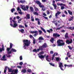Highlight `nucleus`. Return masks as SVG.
I'll list each match as a JSON object with an SVG mask.
<instances>
[{"instance_id":"18","label":"nucleus","mask_w":74,"mask_h":74,"mask_svg":"<svg viewBox=\"0 0 74 74\" xmlns=\"http://www.w3.org/2000/svg\"><path fill=\"white\" fill-rule=\"evenodd\" d=\"M54 41H55V39H54V38H51V39L50 40V41L52 43H53V42H54Z\"/></svg>"},{"instance_id":"6","label":"nucleus","mask_w":74,"mask_h":74,"mask_svg":"<svg viewBox=\"0 0 74 74\" xmlns=\"http://www.w3.org/2000/svg\"><path fill=\"white\" fill-rule=\"evenodd\" d=\"M12 21L14 23L13 26V27L15 28V27H16L17 26H18V24L16 23V21H15L14 20H12Z\"/></svg>"},{"instance_id":"1","label":"nucleus","mask_w":74,"mask_h":74,"mask_svg":"<svg viewBox=\"0 0 74 74\" xmlns=\"http://www.w3.org/2000/svg\"><path fill=\"white\" fill-rule=\"evenodd\" d=\"M23 47H24V49H26L27 48L26 47H29V45L31 44V42L30 40H24L23 41Z\"/></svg>"},{"instance_id":"21","label":"nucleus","mask_w":74,"mask_h":74,"mask_svg":"<svg viewBox=\"0 0 74 74\" xmlns=\"http://www.w3.org/2000/svg\"><path fill=\"white\" fill-rule=\"evenodd\" d=\"M73 19H74V16H71V18L69 19V21L70 22V21H73Z\"/></svg>"},{"instance_id":"7","label":"nucleus","mask_w":74,"mask_h":74,"mask_svg":"<svg viewBox=\"0 0 74 74\" xmlns=\"http://www.w3.org/2000/svg\"><path fill=\"white\" fill-rule=\"evenodd\" d=\"M66 42L68 44H71L73 42V40L72 39H70V40H66Z\"/></svg>"},{"instance_id":"40","label":"nucleus","mask_w":74,"mask_h":74,"mask_svg":"<svg viewBox=\"0 0 74 74\" xmlns=\"http://www.w3.org/2000/svg\"><path fill=\"white\" fill-rule=\"evenodd\" d=\"M68 47L69 48V49L70 50H72L73 49V48L71 47L70 46H68Z\"/></svg>"},{"instance_id":"52","label":"nucleus","mask_w":74,"mask_h":74,"mask_svg":"<svg viewBox=\"0 0 74 74\" xmlns=\"http://www.w3.org/2000/svg\"><path fill=\"white\" fill-rule=\"evenodd\" d=\"M23 59V58H22V56H21L20 57V60H22Z\"/></svg>"},{"instance_id":"26","label":"nucleus","mask_w":74,"mask_h":74,"mask_svg":"<svg viewBox=\"0 0 74 74\" xmlns=\"http://www.w3.org/2000/svg\"><path fill=\"white\" fill-rule=\"evenodd\" d=\"M22 73H26V70L25 69H23L21 71Z\"/></svg>"},{"instance_id":"64","label":"nucleus","mask_w":74,"mask_h":74,"mask_svg":"<svg viewBox=\"0 0 74 74\" xmlns=\"http://www.w3.org/2000/svg\"><path fill=\"white\" fill-rule=\"evenodd\" d=\"M50 10H53V8L52 7H50Z\"/></svg>"},{"instance_id":"44","label":"nucleus","mask_w":74,"mask_h":74,"mask_svg":"<svg viewBox=\"0 0 74 74\" xmlns=\"http://www.w3.org/2000/svg\"><path fill=\"white\" fill-rule=\"evenodd\" d=\"M73 66L72 65H67V67H71Z\"/></svg>"},{"instance_id":"30","label":"nucleus","mask_w":74,"mask_h":74,"mask_svg":"<svg viewBox=\"0 0 74 74\" xmlns=\"http://www.w3.org/2000/svg\"><path fill=\"white\" fill-rule=\"evenodd\" d=\"M38 32L39 33V34L40 35H41V34H42V31H41V30H39V29H38Z\"/></svg>"},{"instance_id":"27","label":"nucleus","mask_w":74,"mask_h":74,"mask_svg":"<svg viewBox=\"0 0 74 74\" xmlns=\"http://www.w3.org/2000/svg\"><path fill=\"white\" fill-rule=\"evenodd\" d=\"M49 57V56H48V55H47L46 57H45V59L47 61L49 62H50V61H49V60H48V58Z\"/></svg>"},{"instance_id":"53","label":"nucleus","mask_w":74,"mask_h":74,"mask_svg":"<svg viewBox=\"0 0 74 74\" xmlns=\"http://www.w3.org/2000/svg\"><path fill=\"white\" fill-rule=\"evenodd\" d=\"M38 24L39 25H41V23H40V21H38Z\"/></svg>"},{"instance_id":"63","label":"nucleus","mask_w":74,"mask_h":74,"mask_svg":"<svg viewBox=\"0 0 74 74\" xmlns=\"http://www.w3.org/2000/svg\"><path fill=\"white\" fill-rule=\"evenodd\" d=\"M16 18H17V19H19V18H20V17H19V16H17V17H16Z\"/></svg>"},{"instance_id":"43","label":"nucleus","mask_w":74,"mask_h":74,"mask_svg":"<svg viewBox=\"0 0 74 74\" xmlns=\"http://www.w3.org/2000/svg\"><path fill=\"white\" fill-rule=\"evenodd\" d=\"M19 28H24V27L22 25H19Z\"/></svg>"},{"instance_id":"4","label":"nucleus","mask_w":74,"mask_h":74,"mask_svg":"<svg viewBox=\"0 0 74 74\" xmlns=\"http://www.w3.org/2000/svg\"><path fill=\"white\" fill-rule=\"evenodd\" d=\"M30 33L32 34H34V37H36L37 35H38V31H31Z\"/></svg>"},{"instance_id":"46","label":"nucleus","mask_w":74,"mask_h":74,"mask_svg":"<svg viewBox=\"0 0 74 74\" xmlns=\"http://www.w3.org/2000/svg\"><path fill=\"white\" fill-rule=\"evenodd\" d=\"M47 15H49V14H50V12H49V11L48 10H47Z\"/></svg>"},{"instance_id":"58","label":"nucleus","mask_w":74,"mask_h":74,"mask_svg":"<svg viewBox=\"0 0 74 74\" xmlns=\"http://www.w3.org/2000/svg\"><path fill=\"white\" fill-rule=\"evenodd\" d=\"M20 65H21V66H22V64H23V62H21L19 63Z\"/></svg>"},{"instance_id":"24","label":"nucleus","mask_w":74,"mask_h":74,"mask_svg":"<svg viewBox=\"0 0 74 74\" xmlns=\"http://www.w3.org/2000/svg\"><path fill=\"white\" fill-rule=\"evenodd\" d=\"M38 40H44V39L41 36L39 37L38 38Z\"/></svg>"},{"instance_id":"56","label":"nucleus","mask_w":74,"mask_h":74,"mask_svg":"<svg viewBox=\"0 0 74 74\" xmlns=\"http://www.w3.org/2000/svg\"><path fill=\"white\" fill-rule=\"evenodd\" d=\"M51 54H53V51H51L50 52Z\"/></svg>"},{"instance_id":"9","label":"nucleus","mask_w":74,"mask_h":74,"mask_svg":"<svg viewBox=\"0 0 74 74\" xmlns=\"http://www.w3.org/2000/svg\"><path fill=\"white\" fill-rule=\"evenodd\" d=\"M12 46H13V44L12 43H10V48H7V50L8 51H10V49L12 48Z\"/></svg>"},{"instance_id":"34","label":"nucleus","mask_w":74,"mask_h":74,"mask_svg":"<svg viewBox=\"0 0 74 74\" xmlns=\"http://www.w3.org/2000/svg\"><path fill=\"white\" fill-rule=\"evenodd\" d=\"M31 18L32 21L34 22V18H33V16H31Z\"/></svg>"},{"instance_id":"31","label":"nucleus","mask_w":74,"mask_h":74,"mask_svg":"<svg viewBox=\"0 0 74 74\" xmlns=\"http://www.w3.org/2000/svg\"><path fill=\"white\" fill-rule=\"evenodd\" d=\"M33 14L34 15H37V16H38V13L37 12H33Z\"/></svg>"},{"instance_id":"36","label":"nucleus","mask_w":74,"mask_h":74,"mask_svg":"<svg viewBox=\"0 0 74 74\" xmlns=\"http://www.w3.org/2000/svg\"><path fill=\"white\" fill-rule=\"evenodd\" d=\"M12 53V51H11H11H8L7 52V53L8 55H9V54H11Z\"/></svg>"},{"instance_id":"17","label":"nucleus","mask_w":74,"mask_h":74,"mask_svg":"<svg viewBox=\"0 0 74 74\" xmlns=\"http://www.w3.org/2000/svg\"><path fill=\"white\" fill-rule=\"evenodd\" d=\"M44 48V47L42 46H41L39 47V49H40V51H43Z\"/></svg>"},{"instance_id":"14","label":"nucleus","mask_w":74,"mask_h":74,"mask_svg":"<svg viewBox=\"0 0 74 74\" xmlns=\"http://www.w3.org/2000/svg\"><path fill=\"white\" fill-rule=\"evenodd\" d=\"M25 18L26 19H29L30 18V14H27L26 15V16L25 17Z\"/></svg>"},{"instance_id":"37","label":"nucleus","mask_w":74,"mask_h":74,"mask_svg":"<svg viewBox=\"0 0 74 74\" xmlns=\"http://www.w3.org/2000/svg\"><path fill=\"white\" fill-rule=\"evenodd\" d=\"M25 2H26L25 1H23L21 0L20 1V2L21 3H22V4H24V3H25Z\"/></svg>"},{"instance_id":"42","label":"nucleus","mask_w":74,"mask_h":74,"mask_svg":"<svg viewBox=\"0 0 74 74\" xmlns=\"http://www.w3.org/2000/svg\"><path fill=\"white\" fill-rule=\"evenodd\" d=\"M27 71L28 73H31V72H32V70L30 69H28V70H27Z\"/></svg>"},{"instance_id":"11","label":"nucleus","mask_w":74,"mask_h":74,"mask_svg":"<svg viewBox=\"0 0 74 74\" xmlns=\"http://www.w3.org/2000/svg\"><path fill=\"white\" fill-rule=\"evenodd\" d=\"M60 14H61V12H59V11H58L56 13L55 16L57 19H58V18H59V17L58 16V15H59Z\"/></svg>"},{"instance_id":"61","label":"nucleus","mask_w":74,"mask_h":74,"mask_svg":"<svg viewBox=\"0 0 74 74\" xmlns=\"http://www.w3.org/2000/svg\"><path fill=\"white\" fill-rule=\"evenodd\" d=\"M35 9V11H37L38 10V8H36Z\"/></svg>"},{"instance_id":"22","label":"nucleus","mask_w":74,"mask_h":74,"mask_svg":"<svg viewBox=\"0 0 74 74\" xmlns=\"http://www.w3.org/2000/svg\"><path fill=\"white\" fill-rule=\"evenodd\" d=\"M40 28L42 30L43 32L45 33H46V31H45V29H44V28L41 27H40Z\"/></svg>"},{"instance_id":"47","label":"nucleus","mask_w":74,"mask_h":74,"mask_svg":"<svg viewBox=\"0 0 74 74\" xmlns=\"http://www.w3.org/2000/svg\"><path fill=\"white\" fill-rule=\"evenodd\" d=\"M22 10L24 11H26V7L25 6H24V8H23Z\"/></svg>"},{"instance_id":"15","label":"nucleus","mask_w":74,"mask_h":74,"mask_svg":"<svg viewBox=\"0 0 74 74\" xmlns=\"http://www.w3.org/2000/svg\"><path fill=\"white\" fill-rule=\"evenodd\" d=\"M2 58L3 59H1V60H3V61H5L6 60H7V59H5V55H4L3 57H2Z\"/></svg>"},{"instance_id":"8","label":"nucleus","mask_w":74,"mask_h":74,"mask_svg":"<svg viewBox=\"0 0 74 74\" xmlns=\"http://www.w3.org/2000/svg\"><path fill=\"white\" fill-rule=\"evenodd\" d=\"M59 66V67L60 68L61 70L62 71H64V69H63L62 68H62H63V67H64V66H63V64H62V62L60 63Z\"/></svg>"},{"instance_id":"13","label":"nucleus","mask_w":74,"mask_h":74,"mask_svg":"<svg viewBox=\"0 0 74 74\" xmlns=\"http://www.w3.org/2000/svg\"><path fill=\"white\" fill-rule=\"evenodd\" d=\"M58 43V46H59L60 47L61 46H63V45H65V44L64 43V42H59Z\"/></svg>"},{"instance_id":"19","label":"nucleus","mask_w":74,"mask_h":74,"mask_svg":"<svg viewBox=\"0 0 74 74\" xmlns=\"http://www.w3.org/2000/svg\"><path fill=\"white\" fill-rule=\"evenodd\" d=\"M42 46L44 47V48H47L48 47V45H47V44L46 43H44L43 45Z\"/></svg>"},{"instance_id":"48","label":"nucleus","mask_w":74,"mask_h":74,"mask_svg":"<svg viewBox=\"0 0 74 74\" xmlns=\"http://www.w3.org/2000/svg\"><path fill=\"white\" fill-rule=\"evenodd\" d=\"M8 70L9 72H11L12 70V69H9V68H8Z\"/></svg>"},{"instance_id":"2","label":"nucleus","mask_w":74,"mask_h":74,"mask_svg":"<svg viewBox=\"0 0 74 74\" xmlns=\"http://www.w3.org/2000/svg\"><path fill=\"white\" fill-rule=\"evenodd\" d=\"M35 3L39 5V7H40V8H42V11H45V9L44 8V6L43 5H41V3L40 2V1H39L36 0L35 1Z\"/></svg>"},{"instance_id":"25","label":"nucleus","mask_w":74,"mask_h":74,"mask_svg":"<svg viewBox=\"0 0 74 74\" xmlns=\"http://www.w3.org/2000/svg\"><path fill=\"white\" fill-rule=\"evenodd\" d=\"M68 13H69V15H73V12H72L70 11V10H68Z\"/></svg>"},{"instance_id":"57","label":"nucleus","mask_w":74,"mask_h":74,"mask_svg":"<svg viewBox=\"0 0 74 74\" xmlns=\"http://www.w3.org/2000/svg\"><path fill=\"white\" fill-rule=\"evenodd\" d=\"M64 12L65 14H66V15H67V14H68V13H67V12L66 10L64 11Z\"/></svg>"},{"instance_id":"16","label":"nucleus","mask_w":74,"mask_h":74,"mask_svg":"<svg viewBox=\"0 0 74 74\" xmlns=\"http://www.w3.org/2000/svg\"><path fill=\"white\" fill-rule=\"evenodd\" d=\"M2 48H0V52H1L3 51H4L5 50V49H4V45H2Z\"/></svg>"},{"instance_id":"38","label":"nucleus","mask_w":74,"mask_h":74,"mask_svg":"<svg viewBox=\"0 0 74 74\" xmlns=\"http://www.w3.org/2000/svg\"><path fill=\"white\" fill-rule=\"evenodd\" d=\"M68 29H70L71 30H73V27H70L67 28Z\"/></svg>"},{"instance_id":"45","label":"nucleus","mask_w":74,"mask_h":74,"mask_svg":"<svg viewBox=\"0 0 74 74\" xmlns=\"http://www.w3.org/2000/svg\"><path fill=\"white\" fill-rule=\"evenodd\" d=\"M63 27H58L56 29L57 30H60L61 29H62Z\"/></svg>"},{"instance_id":"62","label":"nucleus","mask_w":74,"mask_h":74,"mask_svg":"<svg viewBox=\"0 0 74 74\" xmlns=\"http://www.w3.org/2000/svg\"><path fill=\"white\" fill-rule=\"evenodd\" d=\"M43 17L45 19H47V20L48 19L47 17H45L44 16H43Z\"/></svg>"},{"instance_id":"12","label":"nucleus","mask_w":74,"mask_h":74,"mask_svg":"<svg viewBox=\"0 0 74 74\" xmlns=\"http://www.w3.org/2000/svg\"><path fill=\"white\" fill-rule=\"evenodd\" d=\"M55 4V1L54 0L53 1V4L52 5L53 6L54 9H56V7H57V5Z\"/></svg>"},{"instance_id":"49","label":"nucleus","mask_w":74,"mask_h":74,"mask_svg":"<svg viewBox=\"0 0 74 74\" xmlns=\"http://www.w3.org/2000/svg\"><path fill=\"white\" fill-rule=\"evenodd\" d=\"M56 61H59V60H59V58L58 57H57L56 58Z\"/></svg>"},{"instance_id":"59","label":"nucleus","mask_w":74,"mask_h":74,"mask_svg":"<svg viewBox=\"0 0 74 74\" xmlns=\"http://www.w3.org/2000/svg\"><path fill=\"white\" fill-rule=\"evenodd\" d=\"M21 8L22 9H23V7L24 8V7H25V5H21Z\"/></svg>"},{"instance_id":"60","label":"nucleus","mask_w":74,"mask_h":74,"mask_svg":"<svg viewBox=\"0 0 74 74\" xmlns=\"http://www.w3.org/2000/svg\"><path fill=\"white\" fill-rule=\"evenodd\" d=\"M18 71L17 70H15L14 71V73H18Z\"/></svg>"},{"instance_id":"5","label":"nucleus","mask_w":74,"mask_h":74,"mask_svg":"<svg viewBox=\"0 0 74 74\" xmlns=\"http://www.w3.org/2000/svg\"><path fill=\"white\" fill-rule=\"evenodd\" d=\"M53 37H54L55 38H56L57 37H59L60 36V35L58 34L57 33H54L53 35Z\"/></svg>"},{"instance_id":"35","label":"nucleus","mask_w":74,"mask_h":74,"mask_svg":"<svg viewBox=\"0 0 74 74\" xmlns=\"http://www.w3.org/2000/svg\"><path fill=\"white\" fill-rule=\"evenodd\" d=\"M15 8H13L11 9V11L13 13L14 12V11H15Z\"/></svg>"},{"instance_id":"50","label":"nucleus","mask_w":74,"mask_h":74,"mask_svg":"<svg viewBox=\"0 0 74 74\" xmlns=\"http://www.w3.org/2000/svg\"><path fill=\"white\" fill-rule=\"evenodd\" d=\"M49 64H50V65H51V66H55V64H52V63H49Z\"/></svg>"},{"instance_id":"32","label":"nucleus","mask_w":74,"mask_h":74,"mask_svg":"<svg viewBox=\"0 0 74 74\" xmlns=\"http://www.w3.org/2000/svg\"><path fill=\"white\" fill-rule=\"evenodd\" d=\"M11 51H12V52H16V50H15V49H11Z\"/></svg>"},{"instance_id":"55","label":"nucleus","mask_w":74,"mask_h":74,"mask_svg":"<svg viewBox=\"0 0 74 74\" xmlns=\"http://www.w3.org/2000/svg\"><path fill=\"white\" fill-rule=\"evenodd\" d=\"M42 1L43 2V3H45L47 1V0H42Z\"/></svg>"},{"instance_id":"20","label":"nucleus","mask_w":74,"mask_h":74,"mask_svg":"<svg viewBox=\"0 0 74 74\" xmlns=\"http://www.w3.org/2000/svg\"><path fill=\"white\" fill-rule=\"evenodd\" d=\"M38 57L40 59H44L45 56L43 55H41L40 56H39Z\"/></svg>"},{"instance_id":"23","label":"nucleus","mask_w":74,"mask_h":74,"mask_svg":"<svg viewBox=\"0 0 74 74\" xmlns=\"http://www.w3.org/2000/svg\"><path fill=\"white\" fill-rule=\"evenodd\" d=\"M68 33H66L65 35V37L66 39H67V38H69V36H68Z\"/></svg>"},{"instance_id":"28","label":"nucleus","mask_w":74,"mask_h":74,"mask_svg":"<svg viewBox=\"0 0 74 74\" xmlns=\"http://www.w3.org/2000/svg\"><path fill=\"white\" fill-rule=\"evenodd\" d=\"M30 9L31 12H34V9H33V7H30Z\"/></svg>"},{"instance_id":"41","label":"nucleus","mask_w":74,"mask_h":74,"mask_svg":"<svg viewBox=\"0 0 74 74\" xmlns=\"http://www.w3.org/2000/svg\"><path fill=\"white\" fill-rule=\"evenodd\" d=\"M33 52H37V49H34L32 51Z\"/></svg>"},{"instance_id":"54","label":"nucleus","mask_w":74,"mask_h":74,"mask_svg":"<svg viewBox=\"0 0 74 74\" xmlns=\"http://www.w3.org/2000/svg\"><path fill=\"white\" fill-rule=\"evenodd\" d=\"M35 21H40V19H39V18H35Z\"/></svg>"},{"instance_id":"51","label":"nucleus","mask_w":74,"mask_h":74,"mask_svg":"<svg viewBox=\"0 0 74 74\" xmlns=\"http://www.w3.org/2000/svg\"><path fill=\"white\" fill-rule=\"evenodd\" d=\"M44 52L43 51H41L39 53L40 55H42V54H44Z\"/></svg>"},{"instance_id":"39","label":"nucleus","mask_w":74,"mask_h":74,"mask_svg":"<svg viewBox=\"0 0 74 74\" xmlns=\"http://www.w3.org/2000/svg\"><path fill=\"white\" fill-rule=\"evenodd\" d=\"M36 39H34V40H33V44H36Z\"/></svg>"},{"instance_id":"10","label":"nucleus","mask_w":74,"mask_h":74,"mask_svg":"<svg viewBox=\"0 0 74 74\" xmlns=\"http://www.w3.org/2000/svg\"><path fill=\"white\" fill-rule=\"evenodd\" d=\"M17 10L18 11V13L20 15H22V12L21 11V10L20 9V7H18L17 8Z\"/></svg>"},{"instance_id":"33","label":"nucleus","mask_w":74,"mask_h":74,"mask_svg":"<svg viewBox=\"0 0 74 74\" xmlns=\"http://www.w3.org/2000/svg\"><path fill=\"white\" fill-rule=\"evenodd\" d=\"M63 41H64L63 40H58L57 41V43H58V42H63Z\"/></svg>"},{"instance_id":"29","label":"nucleus","mask_w":74,"mask_h":74,"mask_svg":"<svg viewBox=\"0 0 74 74\" xmlns=\"http://www.w3.org/2000/svg\"><path fill=\"white\" fill-rule=\"evenodd\" d=\"M19 32L22 33H23V32H24V29H21L20 30L18 29Z\"/></svg>"},{"instance_id":"3","label":"nucleus","mask_w":74,"mask_h":74,"mask_svg":"<svg viewBox=\"0 0 74 74\" xmlns=\"http://www.w3.org/2000/svg\"><path fill=\"white\" fill-rule=\"evenodd\" d=\"M57 4L58 6L60 5L61 6V9L62 10L64 9V7L63 6H66V5L63 4V3H57Z\"/></svg>"}]
</instances>
